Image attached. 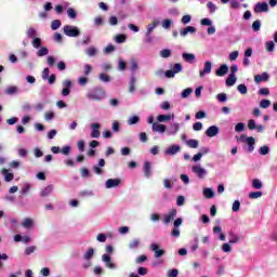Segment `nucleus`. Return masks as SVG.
Returning <instances> with one entry per match:
<instances>
[{"label": "nucleus", "instance_id": "f257e3e1", "mask_svg": "<svg viewBox=\"0 0 277 277\" xmlns=\"http://www.w3.org/2000/svg\"><path fill=\"white\" fill-rule=\"evenodd\" d=\"M238 142L248 145V153H254V145L256 144V140L253 136H246V134L240 135Z\"/></svg>", "mask_w": 277, "mask_h": 277}, {"label": "nucleus", "instance_id": "f03ea898", "mask_svg": "<svg viewBox=\"0 0 277 277\" xmlns=\"http://www.w3.org/2000/svg\"><path fill=\"white\" fill-rule=\"evenodd\" d=\"M90 101H103L105 98V91L103 89H94L93 92L87 94Z\"/></svg>", "mask_w": 277, "mask_h": 277}, {"label": "nucleus", "instance_id": "7ed1b4c3", "mask_svg": "<svg viewBox=\"0 0 277 277\" xmlns=\"http://www.w3.org/2000/svg\"><path fill=\"white\" fill-rule=\"evenodd\" d=\"M63 31L65 36H68L69 38H77V36L81 34V31L77 28V26H70V25L64 26Z\"/></svg>", "mask_w": 277, "mask_h": 277}, {"label": "nucleus", "instance_id": "20e7f679", "mask_svg": "<svg viewBox=\"0 0 277 277\" xmlns=\"http://www.w3.org/2000/svg\"><path fill=\"white\" fill-rule=\"evenodd\" d=\"M213 68V64L211 61H206L203 64V68L199 71V76L201 78L207 77V75H211V69Z\"/></svg>", "mask_w": 277, "mask_h": 277}, {"label": "nucleus", "instance_id": "39448f33", "mask_svg": "<svg viewBox=\"0 0 277 277\" xmlns=\"http://www.w3.org/2000/svg\"><path fill=\"white\" fill-rule=\"evenodd\" d=\"M192 170L194 174L198 176V179H205V176L208 174L207 169L202 168L200 164L194 166Z\"/></svg>", "mask_w": 277, "mask_h": 277}, {"label": "nucleus", "instance_id": "423d86ee", "mask_svg": "<svg viewBox=\"0 0 277 277\" xmlns=\"http://www.w3.org/2000/svg\"><path fill=\"white\" fill-rule=\"evenodd\" d=\"M255 14H261L263 12H269V5L267 2H258L254 6Z\"/></svg>", "mask_w": 277, "mask_h": 277}, {"label": "nucleus", "instance_id": "0eeeda50", "mask_svg": "<svg viewBox=\"0 0 277 277\" xmlns=\"http://www.w3.org/2000/svg\"><path fill=\"white\" fill-rule=\"evenodd\" d=\"M71 88H72V81H70L69 79L64 80L63 81L62 96H69Z\"/></svg>", "mask_w": 277, "mask_h": 277}, {"label": "nucleus", "instance_id": "6e6552de", "mask_svg": "<svg viewBox=\"0 0 277 277\" xmlns=\"http://www.w3.org/2000/svg\"><path fill=\"white\" fill-rule=\"evenodd\" d=\"M254 81L256 84L265 82V81H269V74H267V71H264L261 75H255Z\"/></svg>", "mask_w": 277, "mask_h": 277}, {"label": "nucleus", "instance_id": "1a4fd4ad", "mask_svg": "<svg viewBox=\"0 0 277 277\" xmlns=\"http://www.w3.org/2000/svg\"><path fill=\"white\" fill-rule=\"evenodd\" d=\"M91 137L93 138H98L101 137V131L98 129H101V123H92L91 124Z\"/></svg>", "mask_w": 277, "mask_h": 277}, {"label": "nucleus", "instance_id": "9d476101", "mask_svg": "<svg viewBox=\"0 0 277 277\" xmlns=\"http://www.w3.org/2000/svg\"><path fill=\"white\" fill-rule=\"evenodd\" d=\"M220 133V128L217 126H211L207 129L206 135L207 137H215Z\"/></svg>", "mask_w": 277, "mask_h": 277}, {"label": "nucleus", "instance_id": "9b49d317", "mask_svg": "<svg viewBox=\"0 0 277 277\" xmlns=\"http://www.w3.org/2000/svg\"><path fill=\"white\" fill-rule=\"evenodd\" d=\"M121 181L120 179H108L106 181V189H111L114 187H118L120 185Z\"/></svg>", "mask_w": 277, "mask_h": 277}, {"label": "nucleus", "instance_id": "f8f14e48", "mask_svg": "<svg viewBox=\"0 0 277 277\" xmlns=\"http://www.w3.org/2000/svg\"><path fill=\"white\" fill-rule=\"evenodd\" d=\"M228 72V65L223 64L220 66V68L216 69L215 75L216 77H224V75H227Z\"/></svg>", "mask_w": 277, "mask_h": 277}, {"label": "nucleus", "instance_id": "ddd939ff", "mask_svg": "<svg viewBox=\"0 0 277 277\" xmlns=\"http://www.w3.org/2000/svg\"><path fill=\"white\" fill-rule=\"evenodd\" d=\"M1 174H3L4 181L6 183H11V181H14V173H10L8 169H2Z\"/></svg>", "mask_w": 277, "mask_h": 277}, {"label": "nucleus", "instance_id": "4468645a", "mask_svg": "<svg viewBox=\"0 0 277 277\" xmlns=\"http://www.w3.org/2000/svg\"><path fill=\"white\" fill-rule=\"evenodd\" d=\"M187 34H196V27L187 26L180 31V36H182V38H185V36H187Z\"/></svg>", "mask_w": 277, "mask_h": 277}, {"label": "nucleus", "instance_id": "2eb2a0df", "mask_svg": "<svg viewBox=\"0 0 277 277\" xmlns=\"http://www.w3.org/2000/svg\"><path fill=\"white\" fill-rule=\"evenodd\" d=\"M182 57L188 64H194V62H196V55L193 53H183Z\"/></svg>", "mask_w": 277, "mask_h": 277}, {"label": "nucleus", "instance_id": "dca6fc26", "mask_svg": "<svg viewBox=\"0 0 277 277\" xmlns=\"http://www.w3.org/2000/svg\"><path fill=\"white\" fill-rule=\"evenodd\" d=\"M225 83L228 88L235 85V83H237V76L229 74L227 79L225 80Z\"/></svg>", "mask_w": 277, "mask_h": 277}, {"label": "nucleus", "instance_id": "f3484780", "mask_svg": "<svg viewBox=\"0 0 277 277\" xmlns=\"http://www.w3.org/2000/svg\"><path fill=\"white\" fill-rule=\"evenodd\" d=\"M153 131L157 133H166V126L161 123H153Z\"/></svg>", "mask_w": 277, "mask_h": 277}, {"label": "nucleus", "instance_id": "a211bd4d", "mask_svg": "<svg viewBox=\"0 0 277 277\" xmlns=\"http://www.w3.org/2000/svg\"><path fill=\"white\" fill-rule=\"evenodd\" d=\"M143 172H144L146 179H150V162L145 161L143 163Z\"/></svg>", "mask_w": 277, "mask_h": 277}, {"label": "nucleus", "instance_id": "6ab92c4d", "mask_svg": "<svg viewBox=\"0 0 277 277\" xmlns=\"http://www.w3.org/2000/svg\"><path fill=\"white\" fill-rule=\"evenodd\" d=\"M203 196L205 198H208V199L215 198V193L213 192L212 188H205Z\"/></svg>", "mask_w": 277, "mask_h": 277}, {"label": "nucleus", "instance_id": "aec40b11", "mask_svg": "<svg viewBox=\"0 0 277 277\" xmlns=\"http://www.w3.org/2000/svg\"><path fill=\"white\" fill-rule=\"evenodd\" d=\"M137 83V79L135 78V76H132L130 79V87H129V92L131 94H133V92H135V84Z\"/></svg>", "mask_w": 277, "mask_h": 277}, {"label": "nucleus", "instance_id": "412c9836", "mask_svg": "<svg viewBox=\"0 0 277 277\" xmlns=\"http://www.w3.org/2000/svg\"><path fill=\"white\" fill-rule=\"evenodd\" d=\"M241 238H239V236L235 233H229V243H239Z\"/></svg>", "mask_w": 277, "mask_h": 277}, {"label": "nucleus", "instance_id": "4be33fe9", "mask_svg": "<svg viewBox=\"0 0 277 277\" xmlns=\"http://www.w3.org/2000/svg\"><path fill=\"white\" fill-rule=\"evenodd\" d=\"M53 193V185H49L47 186L42 192H41V196L42 197H47L50 196Z\"/></svg>", "mask_w": 277, "mask_h": 277}, {"label": "nucleus", "instance_id": "5701e85b", "mask_svg": "<svg viewBox=\"0 0 277 277\" xmlns=\"http://www.w3.org/2000/svg\"><path fill=\"white\" fill-rule=\"evenodd\" d=\"M265 47L268 53H274V50L276 49V44L274 43V41H267L265 43Z\"/></svg>", "mask_w": 277, "mask_h": 277}, {"label": "nucleus", "instance_id": "b1692460", "mask_svg": "<svg viewBox=\"0 0 277 277\" xmlns=\"http://www.w3.org/2000/svg\"><path fill=\"white\" fill-rule=\"evenodd\" d=\"M31 44L34 49H40V47H42V39L35 37Z\"/></svg>", "mask_w": 277, "mask_h": 277}, {"label": "nucleus", "instance_id": "393cba45", "mask_svg": "<svg viewBox=\"0 0 277 277\" xmlns=\"http://www.w3.org/2000/svg\"><path fill=\"white\" fill-rule=\"evenodd\" d=\"M157 120L158 122H168V120H172V115H159Z\"/></svg>", "mask_w": 277, "mask_h": 277}, {"label": "nucleus", "instance_id": "a878e982", "mask_svg": "<svg viewBox=\"0 0 277 277\" xmlns=\"http://www.w3.org/2000/svg\"><path fill=\"white\" fill-rule=\"evenodd\" d=\"M188 148H198V140L190 138L186 141Z\"/></svg>", "mask_w": 277, "mask_h": 277}, {"label": "nucleus", "instance_id": "bb28decb", "mask_svg": "<svg viewBox=\"0 0 277 277\" xmlns=\"http://www.w3.org/2000/svg\"><path fill=\"white\" fill-rule=\"evenodd\" d=\"M44 55H49V49L47 47H42L38 52V57H44Z\"/></svg>", "mask_w": 277, "mask_h": 277}, {"label": "nucleus", "instance_id": "cd10ccee", "mask_svg": "<svg viewBox=\"0 0 277 277\" xmlns=\"http://www.w3.org/2000/svg\"><path fill=\"white\" fill-rule=\"evenodd\" d=\"M60 27H62V22L60 19H54L51 24V29L56 31V29H60Z\"/></svg>", "mask_w": 277, "mask_h": 277}, {"label": "nucleus", "instance_id": "c85d7f7f", "mask_svg": "<svg viewBox=\"0 0 277 277\" xmlns=\"http://www.w3.org/2000/svg\"><path fill=\"white\" fill-rule=\"evenodd\" d=\"M259 155H262V156L269 155V146L264 145V146L260 147Z\"/></svg>", "mask_w": 277, "mask_h": 277}, {"label": "nucleus", "instance_id": "c756f323", "mask_svg": "<svg viewBox=\"0 0 277 277\" xmlns=\"http://www.w3.org/2000/svg\"><path fill=\"white\" fill-rule=\"evenodd\" d=\"M96 53H98V50H96V48L94 47H90L87 49V55H89V57H94Z\"/></svg>", "mask_w": 277, "mask_h": 277}, {"label": "nucleus", "instance_id": "7c9ffc66", "mask_svg": "<svg viewBox=\"0 0 277 277\" xmlns=\"http://www.w3.org/2000/svg\"><path fill=\"white\" fill-rule=\"evenodd\" d=\"M236 133H241L242 131H246V123L239 122L235 126Z\"/></svg>", "mask_w": 277, "mask_h": 277}, {"label": "nucleus", "instance_id": "2f4dec72", "mask_svg": "<svg viewBox=\"0 0 277 277\" xmlns=\"http://www.w3.org/2000/svg\"><path fill=\"white\" fill-rule=\"evenodd\" d=\"M174 220V210H171L170 213L164 217V224H169Z\"/></svg>", "mask_w": 277, "mask_h": 277}, {"label": "nucleus", "instance_id": "473e14b6", "mask_svg": "<svg viewBox=\"0 0 277 277\" xmlns=\"http://www.w3.org/2000/svg\"><path fill=\"white\" fill-rule=\"evenodd\" d=\"M252 186L254 189H261V187H263V182H261L259 179H254L252 181Z\"/></svg>", "mask_w": 277, "mask_h": 277}, {"label": "nucleus", "instance_id": "72a5a7b5", "mask_svg": "<svg viewBox=\"0 0 277 277\" xmlns=\"http://www.w3.org/2000/svg\"><path fill=\"white\" fill-rule=\"evenodd\" d=\"M261 196H263V192L249 193V198H251V200H256V198H261Z\"/></svg>", "mask_w": 277, "mask_h": 277}, {"label": "nucleus", "instance_id": "f704fd0d", "mask_svg": "<svg viewBox=\"0 0 277 277\" xmlns=\"http://www.w3.org/2000/svg\"><path fill=\"white\" fill-rule=\"evenodd\" d=\"M239 209H241V202L239 200H235L232 206V210L234 211V213H237L239 212Z\"/></svg>", "mask_w": 277, "mask_h": 277}, {"label": "nucleus", "instance_id": "c9c22d12", "mask_svg": "<svg viewBox=\"0 0 277 277\" xmlns=\"http://www.w3.org/2000/svg\"><path fill=\"white\" fill-rule=\"evenodd\" d=\"M207 8H208L210 14H215V10H217V6L213 2H208Z\"/></svg>", "mask_w": 277, "mask_h": 277}, {"label": "nucleus", "instance_id": "e433bc0d", "mask_svg": "<svg viewBox=\"0 0 277 277\" xmlns=\"http://www.w3.org/2000/svg\"><path fill=\"white\" fill-rule=\"evenodd\" d=\"M22 226H24V228H31V226H34V221L31 219H25Z\"/></svg>", "mask_w": 277, "mask_h": 277}, {"label": "nucleus", "instance_id": "4c0bfd02", "mask_svg": "<svg viewBox=\"0 0 277 277\" xmlns=\"http://www.w3.org/2000/svg\"><path fill=\"white\" fill-rule=\"evenodd\" d=\"M94 256V250L92 248H89L84 254L85 261H90Z\"/></svg>", "mask_w": 277, "mask_h": 277}, {"label": "nucleus", "instance_id": "58836bf2", "mask_svg": "<svg viewBox=\"0 0 277 277\" xmlns=\"http://www.w3.org/2000/svg\"><path fill=\"white\" fill-rule=\"evenodd\" d=\"M170 55H172V51H170L169 49H164L160 51V57L168 58L170 57Z\"/></svg>", "mask_w": 277, "mask_h": 277}, {"label": "nucleus", "instance_id": "ea45409f", "mask_svg": "<svg viewBox=\"0 0 277 277\" xmlns=\"http://www.w3.org/2000/svg\"><path fill=\"white\" fill-rule=\"evenodd\" d=\"M272 105V102L269 100H262L260 102V107H262V109H267V107H269Z\"/></svg>", "mask_w": 277, "mask_h": 277}, {"label": "nucleus", "instance_id": "a19ab883", "mask_svg": "<svg viewBox=\"0 0 277 277\" xmlns=\"http://www.w3.org/2000/svg\"><path fill=\"white\" fill-rule=\"evenodd\" d=\"M114 51H116V47L114 44H108L105 49H104V53L106 55H109V53H114Z\"/></svg>", "mask_w": 277, "mask_h": 277}, {"label": "nucleus", "instance_id": "79ce46f5", "mask_svg": "<svg viewBox=\"0 0 277 277\" xmlns=\"http://www.w3.org/2000/svg\"><path fill=\"white\" fill-rule=\"evenodd\" d=\"M118 44H122V42H127V36L124 35H117L115 38Z\"/></svg>", "mask_w": 277, "mask_h": 277}, {"label": "nucleus", "instance_id": "37998d69", "mask_svg": "<svg viewBox=\"0 0 277 277\" xmlns=\"http://www.w3.org/2000/svg\"><path fill=\"white\" fill-rule=\"evenodd\" d=\"M159 25V22L155 21L147 27V34L150 36L153 34V29Z\"/></svg>", "mask_w": 277, "mask_h": 277}, {"label": "nucleus", "instance_id": "c03bdc74", "mask_svg": "<svg viewBox=\"0 0 277 277\" xmlns=\"http://www.w3.org/2000/svg\"><path fill=\"white\" fill-rule=\"evenodd\" d=\"M237 90L240 94H248V87L246 84H239Z\"/></svg>", "mask_w": 277, "mask_h": 277}, {"label": "nucleus", "instance_id": "a18cd8bd", "mask_svg": "<svg viewBox=\"0 0 277 277\" xmlns=\"http://www.w3.org/2000/svg\"><path fill=\"white\" fill-rule=\"evenodd\" d=\"M18 92V88L17 87H9L5 90V94L12 95V94H16Z\"/></svg>", "mask_w": 277, "mask_h": 277}, {"label": "nucleus", "instance_id": "49530a36", "mask_svg": "<svg viewBox=\"0 0 277 277\" xmlns=\"http://www.w3.org/2000/svg\"><path fill=\"white\" fill-rule=\"evenodd\" d=\"M101 81H104V83H109L111 81V77L107 74H100Z\"/></svg>", "mask_w": 277, "mask_h": 277}, {"label": "nucleus", "instance_id": "de8ad7c7", "mask_svg": "<svg viewBox=\"0 0 277 277\" xmlns=\"http://www.w3.org/2000/svg\"><path fill=\"white\" fill-rule=\"evenodd\" d=\"M146 261H148V256H146V255H140L138 258L135 259V263L137 265H140L142 263H146Z\"/></svg>", "mask_w": 277, "mask_h": 277}, {"label": "nucleus", "instance_id": "09e8293b", "mask_svg": "<svg viewBox=\"0 0 277 277\" xmlns=\"http://www.w3.org/2000/svg\"><path fill=\"white\" fill-rule=\"evenodd\" d=\"M31 189V185L26 184L22 189H21V194L22 196H27V194H29V190Z\"/></svg>", "mask_w": 277, "mask_h": 277}, {"label": "nucleus", "instance_id": "8fccbe9b", "mask_svg": "<svg viewBox=\"0 0 277 277\" xmlns=\"http://www.w3.org/2000/svg\"><path fill=\"white\" fill-rule=\"evenodd\" d=\"M196 120H202V118H207V113L205 110H199L195 115Z\"/></svg>", "mask_w": 277, "mask_h": 277}, {"label": "nucleus", "instance_id": "3c124183", "mask_svg": "<svg viewBox=\"0 0 277 277\" xmlns=\"http://www.w3.org/2000/svg\"><path fill=\"white\" fill-rule=\"evenodd\" d=\"M252 29L253 31H261V22L260 19H256L252 24Z\"/></svg>", "mask_w": 277, "mask_h": 277}, {"label": "nucleus", "instance_id": "603ef678", "mask_svg": "<svg viewBox=\"0 0 277 277\" xmlns=\"http://www.w3.org/2000/svg\"><path fill=\"white\" fill-rule=\"evenodd\" d=\"M26 34L28 38H36L38 35V32L32 27L28 28Z\"/></svg>", "mask_w": 277, "mask_h": 277}, {"label": "nucleus", "instance_id": "864d4df0", "mask_svg": "<svg viewBox=\"0 0 277 277\" xmlns=\"http://www.w3.org/2000/svg\"><path fill=\"white\" fill-rule=\"evenodd\" d=\"M67 15H68V18H77V11H75V9L72 8H69L67 10Z\"/></svg>", "mask_w": 277, "mask_h": 277}, {"label": "nucleus", "instance_id": "5fc2aeb1", "mask_svg": "<svg viewBox=\"0 0 277 277\" xmlns=\"http://www.w3.org/2000/svg\"><path fill=\"white\" fill-rule=\"evenodd\" d=\"M137 68H138L137 62L135 60H131L130 61V70L132 72H135V70H137Z\"/></svg>", "mask_w": 277, "mask_h": 277}, {"label": "nucleus", "instance_id": "6e6d98bb", "mask_svg": "<svg viewBox=\"0 0 277 277\" xmlns=\"http://www.w3.org/2000/svg\"><path fill=\"white\" fill-rule=\"evenodd\" d=\"M192 92H194V89H192V88H187V89L183 90L182 98H187V96H189L192 94Z\"/></svg>", "mask_w": 277, "mask_h": 277}, {"label": "nucleus", "instance_id": "4d7b16f0", "mask_svg": "<svg viewBox=\"0 0 277 277\" xmlns=\"http://www.w3.org/2000/svg\"><path fill=\"white\" fill-rule=\"evenodd\" d=\"M216 98L220 103H226L228 97L226 96V93H219L216 95Z\"/></svg>", "mask_w": 277, "mask_h": 277}, {"label": "nucleus", "instance_id": "13d9d810", "mask_svg": "<svg viewBox=\"0 0 277 277\" xmlns=\"http://www.w3.org/2000/svg\"><path fill=\"white\" fill-rule=\"evenodd\" d=\"M49 75H51V70L49 69V67H45L42 71V79L47 81V79H49Z\"/></svg>", "mask_w": 277, "mask_h": 277}, {"label": "nucleus", "instance_id": "bf43d9fd", "mask_svg": "<svg viewBox=\"0 0 277 277\" xmlns=\"http://www.w3.org/2000/svg\"><path fill=\"white\" fill-rule=\"evenodd\" d=\"M248 129L250 131H254V129H256V121H254V119H250L248 122Z\"/></svg>", "mask_w": 277, "mask_h": 277}, {"label": "nucleus", "instance_id": "052dcab7", "mask_svg": "<svg viewBox=\"0 0 277 277\" xmlns=\"http://www.w3.org/2000/svg\"><path fill=\"white\" fill-rule=\"evenodd\" d=\"M137 122H140V117H137V116H132V117L128 120V124H137Z\"/></svg>", "mask_w": 277, "mask_h": 277}, {"label": "nucleus", "instance_id": "680f3d73", "mask_svg": "<svg viewBox=\"0 0 277 277\" xmlns=\"http://www.w3.org/2000/svg\"><path fill=\"white\" fill-rule=\"evenodd\" d=\"M137 246H140V239H134V240H132V241L129 243V248H130L131 250L137 248Z\"/></svg>", "mask_w": 277, "mask_h": 277}, {"label": "nucleus", "instance_id": "e2e57ef3", "mask_svg": "<svg viewBox=\"0 0 277 277\" xmlns=\"http://www.w3.org/2000/svg\"><path fill=\"white\" fill-rule=\"evenodd\" d=\"M176 205L177 207H183V205H185V197L184 196H177L176 198Z\"/></svg>", "mask_w": 277, "mask_h": 277}, {"label": "nucleus", "instance_id": "0e129e2a", "mask_svg": "<svg viewBox=\"0 0 277 277\" xmlns=\"http://www.w3.org/2000/svg\"><path fill=\"white\" fill-rule=\"evenodd\" d=\"M200 23L206 27H211V25H213V22H211L210 18H202Z\"/></svg>", "mask_w": 277, "mask_h": 277}, {"label": "nucleus", "instance_id": "69168bd1", "mask_svg": "<svg viewBox=\"0 0 277 277\" xmlns=\"http://www.w3.org/2000/svg\"><path fill=\"white\" fill-rule=\"evenodd\" d=\"M194 131H202V122L197 121L193 126Z\"/></svg>", "mask_w": 277, "mask_h": 277}, {"label": "nucleus", "instance_id": "338daca9", "mask_svg": "<svg viewBox=\"0 0 277 277\" xmlns=\"http://www.w3.org/2000/svg\"><path fill=\"white\" fill-rule=\"evenodd\" d=\"M222 250L224 252H230V250H233V247H230V242H226L222 246Z\"/></svg>", "mask_w": 277, "mask_h": 277}, {"label": "nucleus", "instance_id": "774afa93", "mask_svg": "<svg viewBox=\"0 0 277 277\" xmlns=\"http://www.w3.org/2000/svg\"><path fill=\"white\" fill-rule=\"evenodd\" d=\"M166 155H174V145H171L169 148L164 151Z\"/></svg>", "mask_w": 277, "mask_h": 277}]
</instances>
